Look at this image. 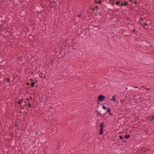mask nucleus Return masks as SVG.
Here are the masks:
<instances>
[{
    "instance_id": "24",
    "label": "nucleus",
    "mask_w": 154,
    "mask_h": 154,
    "mask_svg": "<svg viewBox=\"0 0 154 154\" xmlns=\"http://www.w3.org/2000/svg\"><path fill=\"white\" fill-rule=\"evenodd\" d=\"M30 100H31L32 99V98L31 97H30Z\"/></svg>"
},
{
    "instance_id": "21",
    "label": "nucleus",
    "mask_w": 154,
    "mask_h": 154,
    "mask_svg": "<svg viewBox=\"0 0 154 154\" xmlns=\"http://www.w3.org/2000/svg\"><path fill=\"white\" fill-rule=\"evenodd\" d=\"M27 105V103H26L25 105L24 106L25 107H26V105Z\"/></svg>"
},
{
    "instance_id": "9",
    "label": "nucleus",
    "mask_w": 154,
    "mask_h": 154,
    "mask_svg": "<svg viewBox=\"0 0 154 154\" xmlns=\"http://www.w3.org/2000/svg\"><path fill=\"white\" fill-rule=\"evenodd\" d=\"M6 80L8 82H10V78H6Z\"/></svg>"
},
{
    "instance_id": "15",
    "label": "nucleus",
    "mask_w": 154,
    "mask_h": 154,
    "mask_svg": "<svg viewBox=\"0 0 154 154\" xmlns=\"http://www.w3.org/2000/svg\"><path fill=\"white\" fill-rule=\"evenodd\" d=\"M81 16V14H79L78 15H77V17H80Z\"/></svg>"
},
{
    "instance_id": "41",
    "label": "nucleus",
    "mask_w": 154,
    "mask_h": 154,
    "mask_svg": "<svg viewBox=\"0 0 154 154\" xmlns=\"http://www.w3.org/2000/svg\"><path fill=\"white\" fill-rule=\"evenodd\" d=\"M1 124V122H0V125Z\"/></svg>"
},
{
    "instance_id": "29",
    "label": "nucleus",
    "mask_w": 154,
    "mask_h": 154,
    "mask_svg": "<svg viewBox=\"0 0 154 154\" xmlns=\"http://www.w3.org/2000/svg\"><path fill=\"white\" fill-rule=\"evenodd\" d=\"M123 140V141H124V142H126V140Z\"/></svg>"
},
{
    "instance_id": "37",
    "label": "nucleus",
    "mask_w": 154,
    "mask_h": 154,
    "mask_svg": "<svg viewBox=\"0 0 154 154\" xmlns=\"http://www.w3.org/2000/svg\"><path fill=\"white\" fill-rule=\"evenodd\" d=\"M148 150L149 151V149H148Z\"/></svg>"
},
{
    "instance_id": "2",
    "label": "nucleus",
    "mask_w": 154,
    "mask_h": 154,
    "mask_svg": "<svg viewBox=\"0 0 154 154\" xmlns=\"http://www.w3.org/2000/svg\"><path fill=\"white\" fill-rule=\"evenodd\" d=\"M105 98V97L103 95H100L98 97V100L99 101H101L103 100Z\"/></svg>"
},
{
    "instance_id": "32",
    "label": "nucleus",
    "mask_w": 154,
    "mask_h": 154,
    "mask_svg": "<svg viewBox=\"0 0 154 154\" xmlns=\"http://www.w3.org/2000/svg\"><path fill=\"white\" fill-rule=\"evenodd\" d=\"M21 112H21V111H20V112H19V113H21Z\"/></svg>"
},
{
    "instance_id": "16",
    "label": "nucleus",
    "mask_w": 154,
    "mask_h": 154,
    "mask_svg": "<svg viewBox=\"0 0 154 154\" xmlns=\"http://www.w3.org/2000/svg\"><path fill=\"white\" fill-rule=\"evenodd\" d=\"M97 112L98 113V114L100 115V116H102V114H101L100 113V112H98V111H97Z\"/></svg>"
},
{
    "instance_id": "6",
    "label": "nucleus",
    "mask_w": 154,
    "mask_h": 154,
    "mask_svg": "<svg viewBox=\"0 0 154 154\" xmlns=\"http://www.w3.org/2000/svg\"><path fill=\"white\" fill-rule=\"evenodd\" d=\"M116 96L115 95L112 96V99L111 100H112L113 101H115L116 100Z\"/></svg>"
},
{
    "instance_id": "36",
    "label": "nucleus",
    "mask_w": 154,
    "mask_h": 154,
    "mask_svg": "<svg viewBox=\"0 0 154 154\" xmlns=\"http://www.w3.org/2000/svg\"><path fill=\"white\" fill-rule=\"evenodd\" d=\"M139 89H140V90H141V88H139Z\"/></svg>"
},
{
    "instance_id": "5",
    "label": "nucleus",
    "mask_w": 154,
    "mask_h": 154,
    "mask_svg": "<svg viewBox=\"0 0 154 154\" xmlns=\"http://www.w3.org/2000/svg\"><path fill=\"white\" fill-rule=\"evenodd\" d=\"M128 4V2H125L124 3H122L121 5V6H123L124 5L127 6Z\"/></svg>"
},
{
    "instance_id": "4",
    "label": "nucleus",
    "mask_w": 154,
    "mask_h": 154,
    "mask_svg": "<svg viewBox=\"0 0 154 154\" xmlns=\"http://www.w3.org/2000/svg\"><path fill=\"white\" fill-rule=\"evenodd\" d=\"M23 100H24L23 99H21L19 100L17 102L20 105L21 103H22Z\"/></svg>"
},
{
    "instance_id": "13",
    "label": "nucleus",
    "mask_w": 154,
    "mask_h": 154,
    "mask_svg": "<svg viewBox=\"0 0 154 154\" xmlns=\"http://www.w3.org/2000/svg\"><path fill=\"white\" fill-rule=\"evenodd\" d=\"M119 138L120 139H122L123 140L124 138L122 136H119Z\"/></svg>"
},
{
    "instance_id": "42",
    "label": "nucleus",
    "mask_w": 154,
    "mask_h": 154,
    "mask_svg": "<svg viewBox=\"0 0 154 154\" xmlns=\"http://www.w3.org/2000/svg\"><path fill=\"white\" fill-rule=\"evenodd\" d=\"M1 2V1H0V3Z\"/></svg>"
},
{
    "instance_id": "27",
    "label": "nucleus",
    "mask_w": 154,
    "mask_h": 154,
    "mask_svg": "<svg viewBox=\"0 0 154 154\" xmlns=\"http://www.w3.org/2000/svg\"><path fill=\"white\" fill-rule=\"evenodd\" d=\"M149 88H146V89L147 90H149Z\"/></svg>"
},
{
    "instance_id": "20",
    "label": "nucleus",
    "mask_w": 154,
    "mask_h": 154,
    "mask_svg": "<svg viewBox=\"0 0 154 154\" xmlns=\"http://www.w3.org/2000/svg\"><path fill=\"white\" fill-rule=\"evenodd\" d=\"M26 85H30V84H29V83L28 82H27Z\"/></svg>"
},
{
    "instance_id": "14",
    "label": "nucleus",
    "mask_w": 154,
    "mask_h": 154,
    "mask_svg": "<svg viewBox=\"0 0 154 154\" xmlns=\"http://www.w3.org/2000/svg\"><path fill=\"white\" fill-rule=\"evenodd\" d=\"M102 107H103V109H104L106 110V107L105 106H102Z\"/></svg>"
},
{
    "instance_id": "1",
    "label": "nucleus",
    "mask_w": 154,
    "mask_h": 154,
    "mask_svg": "<svg viewBox=\"0 0 154 154\" xmlns=\"http://www.w3.org/2000/svg\"><path fill=\"white\" fill-rule=\"evenodd\" d=\"M103 128L104 123H101L100 125V130L99 132V134L100 135H102L103 134Z\"/></svg>"
},
{
    "instance_id": "17",
    "label": "nucleus",
    "mask_w": 154,
    "mask_h": 154,
    "mask_svg": "<svg viewBox=\"0 0 154 154\" xmlns=\"http://www.w3.org/2000/svg\"><path fill=\"white\" fill-rule=\"evenodd\" d=\"M133 87L135 88H138V87L137 86H135L134 85H133Z\"/></svg>"
},
{
    "instance_id": "30",
    "label": "nucleus",
    "mask_w": 154,
    "mask_h": 154,
    "mask_svg": "<svg viewBox=\"0 0 154 154\" xmlns=\"http://www.w3.org/2000/svg\"><path fill=\"white\" fill-rule=\"evenodd\" d=\"M144 25H147V24H146V23H144Z\"/></svg>"
},
{
    "instance_id": "31",
    "label": "nucleus",
    "mask_w": 154,
    "mask_h": 154,
    "mask_svg": "<svg viewBox=\"0 0 154 154\" xmlns=\"http://www.w3.org/2000/svg\"><path fill=\"white\" fill-rule=\"evenodd\" d=\"M20 108H21V107H22V106L21 105H20Z\"/></svg>"
},
{
    "instance_id": "8",
    "label": "nucleus",
    "mask_w": 154,
    "mask_h": 154,
    "mask_svg": "<svg viewBox=\"0 0 154 154\" xmlns=\"http://www.w3.org/2000/svg\"><path fill=\"white\" fill-rule=\"evenodd\" d=\"M130 137V136L129 135H126L125 136V138L128 139Z\"/></svg>"
},
{
    "instance_id": "39",
    "label": "nucleus",
    "mask_w": 154,
    "mask_h": 154,
    "mask_svg": "<svg viewBox=\"0 0 154 154\" xmlns=\"http://www.w3.org/2000/svg\"><path fill=\"white\" fill-rule=\"evenodd\" d=\"M124 101L122 100V102H124Z\"/></svg>"
},
{
    "instance_id": "38",
    "label": "nucleus",
    "mask_w": 154,
    "mask_h": 154,
    "mask_svg": "<svg viewBox=\"0 0 154 154\" xmlns=\"http://www.w3.org/2000/svg\"><path fill=\"white\" fill-rule=\"evenodd\" d=\"M112 4H113H113H114V3H112Z\"/></svg>"
},
{
    "instance_id": "11",
    "label": "nucleus",
    "mask_w": 154,
    "mask_h": 154,
    "mask_svg": "<svg viewBox=\"0 0 154 154\" xmlns=\"http://www.w3.org/2000/svg\"><path fill=\"white\" fill-rule=\"evenodd\" d=\"M116 4H117V5L120 6L119 5L120 4V2L119 1H117L116 2Z\"/></svg>"
},
{
    "instance_id": "34",
    "label": "nucleus",
    "mask_w": 154,
    "mask_h": 154,
    "mask_svg": "<svg viewBox=\"0 0 154 154\" xmlns=\"http://www.w3.org/2000/svg\"><path fill=\"white\" fill-rule=\"evenodd\" d=\"M143 87H144V86H142V88H143Z\"/></svg>"
},
{
    "instance_id": "7",
    "label": "nucleus",
    "mask_w": 154,
    "mask_h": 154,
    "mask_svg": "<svg viewBox=\"0 0 154 154\" xmlns=\"http://www.w3.org/2000/svg\"><path fill=\"white\" fill-rule=\"evenodd\" d=\"M95 3L97 4H100L101 2V0H95Z\"/></svg>"
},
{
    "instance_id": "40",
    "label": "nucleus",
    "mask_w": 154,
    "mask_h": 154,
    "mask_svg": "<svg viewBox=\"0 0 154 154\" xmlns=\"http://www.w3.org/2000/svg\"><path fill=\"white\" fill-rule=\"evenodd\" d=\"M124 101L122 100V102H124Z\"/></svg>"
},
{
    "instance_id": "26",
    "label": "nucleus",
    "mask_w": 154,
    "mask_h": 154,
    "mask_svg": "<svg viewBox=\"0 0 154 154\" xmlns=\"http://www.w3.org/2000/svg\"><path fill=\"white\" fill-rule=\"evenodd\" d=\"M135 31V29H134L133 30V32H134Z\"/></svg>"
},
{
    "instance_id": "12",
    "label": "nucleus",
    "mask_w": 154,
    "mask_h": 154,
    "mask_svg": "<svg viewBox=\"0 0 154 154\" xmlns=\"http://www.w3.org/2000/svg\"><path fill=\"white\" fill-rule=\"evenodd\" d=\"M35 82H32L31 84V87H33L34 86V85H35Z\"/></svg>"
},
{
    "instance_id": "22",
    "label": "nucleus",
    "mask_w": 154,
    "mask_h": 154,
    "mask_svg": "<svg viewBox=\"0 0 154 154\" xmlns=\"http://www.w3.org/2000/svg\"><path fill=\"white\" fill-rule=\"evenodd\" d=\"M24 107H21V108H22V109H24Z\"/></svg>"
},
{
    "instance_id": "23",
    "label": "nucleus",
    "mask_w": 154,
    "mask_h": 154,
    "mask_svg": "<svg viewBox=\"0 0 154 154\" xmlns=\"http://www.w3.org/2000/svg\"><path fill=\"white\" fill-rule=\"evenodd\" d=\"M110 2H113L114 1L113 0H109Z\"/></svg>"
},
{
    "instance_id": "18",
    "label": "nucleus",
    "mask_w": 154,
    "mask_h": 154,
    "mask_svg": "<svg viewBox=\"0 0 154 154\" xmlns=\"http://www.w3.org/2000/svg\"><path fill=\"white\" fill-rule=\"evenodd\" d=\"M29 107H30V108H31V104H30V103L29 102Z\"/></svg>"
},
{
    "instance_id": "28",
    "label": "nucleus",
    "mask_w": 154,
    "mask_h": 154,
    "mask_svg": "<svg viewBox=\"0 0 154 154\" xmlns=\"http://www.w3.org/2000/svg\"><path fill=\"white\" fill-rule=\"evenodd\" d=\"M96 8H97V9H98V6H96Z\"/></svg>"
},
{
    "instance_id": "25",
    "label": "nucleus",
    "mask_w": 154,
    "mask_h": 154,
    "mask_svg": "<svg viewBox=\"0 0 154 154\" xmlns=\"http://www.w3.org/2000/svg\"><path fill=\"white\" fill-rule=\"evenodd\" d=\"M26 100H30V99H28V98Z\"/></svg>"
},
{
    "instance_id": "19",
    "label": "nucleus",
    "mask_w": 154,
    "mask_h": 154,
    "mask_svg": "<svg viewBox=\"0 0 154 154\" xmlns=\"http://www.w3.org/2000/svg\"><path fill=\"white\" fill-rule=\"evenodd\" d=\"M140 20H141V21H143V19L141 17H140Z\"/></svg>"
},
{
    "instance_id": "33",
    "label": "nucleus",
    "mask_w": 154,
    "mask_h": 154,
    "mask_svg": "<svg viewBox=\"0 0 154 154\" xmlns=\"http://www.w3.org/2000/svg\"><path fill=\"white\" fill-rule=\"evenodd\" d=\"M125 89H128V88L127 87H126V88H125Z\"/></svg>"
},
{
    "instance_id": "3",
    "label": "nucleus",
    "mask_w": 154,
    "mask_h": 154,
    "mask_svg": "<svg viewBox=\"0 0 154 154\" xmlns=\"http://www.w3.org/2000/svg\"><path fill=\"white\" fill-rule=\"evenodd\" d=\"M111 110L110 108H107V112H108V113H109V115H112V113H111Z\"/></svg>"
},
{
    "instance_id": "10",
    "label": "nucleus",
    "mask_w": 154,
    "mask_h": 154,
    "mask_svg": "<svg viewBox=\"0 0 154 154\" xmlns=\"http://www.w3.org/2000/svg\"><path fill=\"white\" fill-rule=\"evenodd\" d=\"M150 120L151 121H152V120H154V116H152L151 117L149 118Z\"/></svg>"
},
{
    "instance_id": "35",
    "label": "nucleus",
    "mask_w": 154,
    "mask_h": 154,
    "mask_svg": "<svg viewBox=\"0 0 154 154\" xmlns=\"http://www.w3.org/2000/svg\"><path fill=\"white\" fill-rule=\"evenodd\" d=\"M115 140L114 139L112 140L113 141H114Z\"/></svg>"
}]
</instances>
